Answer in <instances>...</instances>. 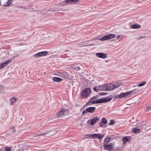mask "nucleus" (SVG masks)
<instances>
[{"mask_svg":"<svg viewBox=\"0 0 151 151\" xmlns=\"http://www.w3.org/2000/svg\"><path fill=\"white\" fill-rule=\"evenodd\" d=\"M96 98L97 97L95 96L92 97L87 103V104H90L91 103L92 104H93L106 102L111 100V99L109 98H102L99 99H96Z\"/></svg>","mask_w":151,"mask_h":151,"instance_id":"1","label":"nucleus"},{"mask_svg":"<svg viewBox=\"0 0 151 151\" xmlns=\"http://www.w3.org/2000/svg\"><path fill=\"white\" fill-rule=\"evenodd\" d=\"M135 91V89H134L129 91L123 93L116 96V98L117 99H120L122 98H126L132 96V95L133 93L136 94V93Z\"/></svg>","mask_w":151,"mask_h":151,"instance_id":"2","label":"nucleus"},{"mask_svg":"<svg viewBox=\"0 0 151 151\" xmlns=\"http://www.w3.org/2000/svg\"><path fill=\"white\" fill-rule=\"evenodd\" d=\"M91 93V91L90 88H85L81 91V96L83 98H86L90 96Z\"/></svg>","mask_w":151,"mask_h":151,"instance_id":"3","label":"nucleus"},{"mask_svg":"<svg viewBox=\"0 0 151 151\" xmlns=\"http://www.w3.org/2000/svg\"><path fill=\"white\" fill-rule=\"evenodd\" d=\"M115 37V35H114L110 34L104 35L102 36L101 38L96 39V38H94V40H99L101 41H104V40L112 39L114 38Z\"/></svg>","mask_w":151,"mask_h":151,"instance_id":"4","label":"nucleus"},{"mask_svg":"<svg viewBox=\"0 0 151 151\" xmlns=\"http://www.w3.org/2000/svg\"><path fill=\"white\" fill-rule=\"evenodd\" d=\"M68 111L67 109H62L56 114L57 117L61 118L63 117L64 115L68 114Z\"/></svg>","mask_w":151,"mask_h":151,"instance_id":"5","label":"nucleus"},{"mask_svg":"<svg viewBox=\"0 0 151 151\" xmlns=\"http://www.w3.org/2000/svg\"><path fill=\"white\" fill-rule=\"evenodd\" d=\"M122 84V82H117L114 84L109 83V87L110 90L119 87Z\"/></svg>","mask_w":151,"mask_h":151,"instance_id":"6","label":"nucleus"},{"mask_svg":"<svg viewBox=\"0 0 151 151\" xmlns=\"http://www.w3.org/2000/svg\"><path fill=\"white\" fill-rule=\"evenodd\" d=\"M109 86V84H104L102 85L98 86L97 87V89L100 91H109L110 89Z\"/></svg>","mask_w":151,"mask_h":151,"instance_id":"7","label":"nucleus"},{"mask_svg":"<svg viewBox=\"0 0 151 151\" xmlns=\"http://www.w3.org/2000/svg\"><path fill=\"white\" fill-rule=\"evenodd\" d=\"M114 145L113 143H111L109 144L104 143V149L110 151L113 149Z\"/></svg>","mask_w":151,"mask_h":151,"instance_id":"8","label":"nucleus"},{"mask_svg":"<svg viewBox=\"0 0 151 151\" xmlns=\"http://www.w3.org/2000/svg\"><path fill=\"white\" fill-rule=\"evenodd\" d=\"M60 76L65 79H71L72 77L66 72L59 73Z\"/></svg>","mask_w":151,"mask_h":151,"instance_id":"9","label":"nucleus"},{"mask_svg":"<svg viewBox=\"0 0 151 151\" xmlns=\"http://www.w3.org/2000/svg\"><path fill=\"white\" fill-rule=\"evenodd\" d=\"M47 54V51H43L38 52L36 54L34 55L33 57L35 58H38L39 57H42L46 55Z\"/></svg>","mask_w":151,"mask_h":151,"instance_id":"10","label":"nucleus"},{"mask_svg":"<svg viewBox=\"0 0 151 151\" xmlns=\"http://www.w3.org/2000/svg\"><path fill=\"white\" fill-rule=\"evenodd\" d=\"M96 56L99 58L105 59L107 57L106 54L103 52H98L96 54Z\"/></svg>","mask_w":151,"mask_h":151,"instance_id":"11","label":"nucleus"},{"mask_svg":"<svg viewBox=\"0 0 151 151\" xmlns=\"http://www.w3.org/2000/svg\"><path fill=\"white\" fill-rule=\"evenodd\" d=\"M12 60V59L8 60L6 62L0 64V70L6 67Z\"/></svg>","mask_w":151,"mask_h":151,"instance_id":"12","label":"nucleus"},{"mask_svg":"<svg viewBox=\"0 0 151 151\" xmlns=\"http://www.w3.org/2000/svg\"><path fill=\"white\" fill-rule=\"evenodd\" d=\"M56 132L55 131V130L52 129L51 130L48 131L46 132L38 135L37 136H44L47 134H48L50 135H52L54 134Z\"/></svg>","mask_w":151,"mask_h":151,"instance_id":"13","label":"nucleus"},{"mask_svg":"<svg viewBox=\"0 0 151 151\" xmlns=\"http://www.w3.org/2000/svg\"><path fill=\"white\" fill-rule=\"evenodd\" d=\"M92 136L93 138H98L99 139H101L104 136V134L102 135L99 134H92Z\"/></svg>","mask_w":151,"mask_h":151,"instance_id":"14","label":"nucleus"},{"mask_svg":"<svg viewBox=\"0 0 151 151\" xmlns=\"http://www.w3.org/2000/svg\"><path fill=\"white\" fill-rule=\"evenodd\" d=\"M99 119L98 117H95L93 118L91 120V125H93L99 120Z\"/></svg>","mask_w":151,"mask_h":151,"instance_id":"15","label":"nucleus"},{"mask_svg":"<svg viewBox=\"0 0 151 151\" xmlns=\"http://www.w3.org/2000/svg\"><path fill=\"white\" fill-rule=\"evenodd\" d=\"M131 139L130 137H124L122 139L123 144L124 145L127 142L130 141Z\"/></svg>","mask_w":151,"mask_h":151,"instance_id":"16","label":"nucleus"},{"mask_svg":"<svg viewBox=\"0 0 151 151\" xmlns=\"http://www.w3.org/2000/svg\"><path fill=\"white\" fill-rule=\"evenodd\" d=\"M17 120L19 123H22L24 121L23 118L22 116L20 115L17 117Z\"/></svg>","mask_w":151,"mask_h":151,"instance_id":"17","label":"nucleus"},{"mask_svg":"<svg viewBox=\"0 0 151 151\" xmlns=\"http://www.w3.org/2000/svg\"><path fill=\"white\" fill-rule=\"evenodd\" d=\"M95 109V107H91L87 108L86 110L88 112L92 113L94 111Z\"/></svg>","mask_w":151,"mask_h":151,"instance_id":"18","label":"nucleus"},{"mask_svg":"<svg viewBox=\"0 0 151 151\" xmlns=\"http://www.w3.org/2000/svg\"><path fill=\"white\" fill-rule=\"evenodd\" d=\"M52 80L53 81L56 82H60L62 81V79L61 78L55 77H53L52 78Z\"/></svg>","mask_w":151,"mask_h":151,"instance_id":"19","label":"nucleus"},{"mask_svg":"<svg viewBox=\"0 0 151 151\" xmlns=\"http://www.w3.org/2000/svg\"><path fill=\"white\" fill-rule=\"evenodd\" d=\"M140 130L137 127L134 128L133 129L132 132L133 133L135 134H137L140 132Z\"/></svg>","mask_w":151,"mask_h":151,"instance_id":"20","label":"nucleus"},{"mask_svg":"<svg viewBox=\"0 0 151 151\" xmlns=\"http://www.w3.org/2000/svg\"><path fill=\"white\" fill-rule=\"evenodd\" d=\"M79 0H65L66 4H71L73 2H77Z\"/></svg>","mask_w":151,"mask_h":151,"instance_id":"21","label":"nucleus"},{"mask_svg":"<svg viewBox=\"0 0 151 151\" xmlns=\"http://www.w3.org/2000/svg\"><path fill=\"white\" fill-rule=\"evenodd\" d=\"M141 26L137 24L132 25L131 26V28L133 29L139 28Z\"/></svg>","mask_w":151,"mask_h":151,"instance_id":"22","label":"nucleus"},{"mask_svg":"<svg viewBox=\"0 0 151 151\" xmlns=\"http://www.w3.org/2000/svg\"><path fill=\"white\" fill-rule=\"evenodd\" d=\"M17 99L16 98L13 97L10 99V103L12 105L14 104L17 101Z\"/></svg>","mask_w":151,"mask_h":151,"instance_id":"23","label":"nucleus"},{"mask_svg":"<svg viewBox=\"0 0 151 151\" xmlns=\"http://www.w3.org/2000/svg\"><path fill=\"white\" fill-rule=\"evenodd\" d=\"M13 0H8L6 2V4H4V5L5 6H9L10 4H12V1Z\"/></svg>","mask_w":151,"mask_h":151,"instance_id":"24","label":"nucleus"},{"mask_svg":"<svg viewBox=\"0 0 151 151\" xmlns=\"http://www.w3.org/2000/svg\"><path fill=\"white\" fill-rule=\"evenodd\" d=\"M146 111H150L151 110V104L146 107Z\"/></svg>","mask_w":151,"mask_h":151,"instance_id":"25","label":"nucleus"},{"mask_svg":"<svg viewBox=\"0 0 151 151\" xmlns=\"http://www.w3.org/2000/svg\"><path fill=\"white\" fill-rule=\"evenodd\" d=\"M107 123V120L105 118H103L101 119V123H102L106 125V124Z\"/></svg>","mask_w":151,"mask_h":151,"instance_id":"26","label":"nucleus"},{"mask_svg":"<svg viewBox=\"0 0 151 151\" xmlns=\"http://www.w3.org/2000/svg\"><path fill=\"white\" fill-rule=\"evenodd\" d=\"M60 4L61 5H67L65 0L61 2L60 3Z\"/></svg>","mask_w":151,"mask_h":151,"instance_id":"27","label":"nucleus"},{"mask_svg":"<svg viewBox=\"0 0 151 151\" xmlns=\"http://www.w3.org/2000/svg\"><path fill=\"white\" fill-rule=\"evenodd\" d=\"M146 83V82H143L138 85V86L139 87H141L145 85Z\"/></svg>","mask_w":151,"mask_h":151,"instance_id":"28","label":"nucleus"},{"mask_svg":"<svg viewBox=\"0 0 151 151\" xmlns=\"http://www.w3.org/2000/svg\"><path fill=\"white\" fill-rule=\"evenodd\" d=\"M99 125H100V127H105L106 126V125L102 123H100Z\"/></svg>","mask_w":151,"mask_h":151,"instance_id":"29","label":"nucleus"},{"mask_svg":"<svg viewBox=\"0 0 151 151\" xmlns=\"http://www.w3.org/2000/svg\"><path fill=\"white\" fill-rule=\"evenodd\" d=\"M4 87L3 86L0 85V93L2 92L4 90Z\"/></svg>","mask_w":151,"mask_h":151,"instance_id":"30","label":"nucleus"},{"mask_svg":"<svg viewBox=\"0 0 151 151\" xmlns=\"http://www.w3.org/2000/svg\"><path fill=\"white\" fill-rule=\"evenodd\" d=\"M114 121L113 120H110V125H112L114 124Z\"/></svg>","mask_w":151,"mask_h":151,"instance_id":"31","label":"nucleus"},{"mask_svg":"<svg viewBox=\"0 0 151 151\" xmlns=\"http://www.w3.org/2000/svg\"><path fill=\"white\" fill-rule=\"evenodd\" d=\"M110 141L109 138H107L106 139L104 142L105 143H108Z\"/></svg>","mask_w":151,"mask_h":151,"instance_id":"32","label":"nucleus"},{"mask_svg":"<svg viewBox=\"0 0 151 151\" xmlns=\"http://www.w3.org/2000/svg\"><path fill=\"white\" fill-rule=\"evenodd\" d=\"M5 150L6 151H11V149L9 147H5Z\"/></svg>","mask_w":151,"mask_h":151,"instance_id":"33","label":"nucleus"},{"mask_svg":"<svg viewBox=\"0 0 151 151\" xmlns=\"http://www.w3.org/2000/svg\"><path fill=\"white\" fill-rule=\"evenodd\" d=\"M11 130H12V132L14 133L16 132V130L14 127H12Z\"/></svg>","mask_w":151,"mask_h":151,"instance_id":"34","label":"nucleus"},{"mask_svg":"<svg viewBox=\"0 0 151 151\" xmlns=\"http://www.w3.org/2000/svg\"><path fill=\"white\" fill-rule=\"evenodd\" d=\"M24 150V149H22L21 147H20L19 148L18 150H17L16 151H23Z\"/></svg>","mask_w":151,"mask_h":151,"instance_id":"35","label":"nucleus"},{"mask_svg":"<svg viewBox=\"0 0 151 151\" xmlns=\"http://www.w3.org/2000/svg\"><path fill=\"white\" fill-rule=\"evenodd\" d=\"M87 111H86V109L85 110H84L82 112V115H84L86 114L87 113Z\"/></svg>","mask_w":151,"mask_h":151,"instance_id":"36","label":"nucleus"},{"mask_svg":"<svg viewBox=\"0 0 151 151\" xmlns=\"http://www.w3.org/2000/svg\"><path fill=\"white\" fill-rule=\"evenodd\" d=\"M93 90L96 91H98V90L97 89V87H94L93 88Z\"/></svg>","mask_w":151,"mask_h":151,"instance_id":"37","label":"nucleus"},{"mask_svg":"<svg viewBox=\"0 0 151 151\" xmlns=\"http://www.w3.org/2000/svg\"><path fill=\"white\" fill-rule=\"evenodd\" d=\"M5 148H3L1 149L0 151H5Z\"/></svg>","mask_w":151,"mask_h":151,"instance_id":"38","label":"nucleus"},{"mask_svg":"<svg viewBox=\"0 0 151 151\" xmlns=\"http://www.w3.org/2000/svg\"><path fill=\"white\" fill-rule=\"evenodd\" d=\"M95 45L94 44H89V45H86V46H89L91 45Z\"/></svg>","mask_w":151,"mask_h":151,"instance_id":"39","label":"nucleus"},{"mask_svg":"<svg viewBox=\"0 0 151 151\" xmlns=\"http://www.w3.org/2000/svg\"><path fill=\"white\" fill-rule=\"evenodd\" d=\"M119 37H120V35H119L117 36V39H118L119 38Z\"/></svg>","mask_w":151,"mask_h":151,"instance_id":"40","label":"nucleus"},{"mask_svg":"<svg viewBox=\"0 0 151 151\" xmlns=\"http://www.w3.org/2000/svg\"><path fill=\"white\" fill-rule=\"evenodd\" d=\"M45 39L44 38H43V39H41V40H44Z\"/></svg>","mask_w":151,"mask_h":151,"instance_id":"41","label":"nucleus"},{"mask_svg":"<svg viewBox=\"0 0 151 151\" xmlns=\"http://www.w3.org/2000/svg\"><path fill=\"white\" fill-rule=\"evenodd\" d=\"M106 62H108V61H105Z\"/></svg>","mask_w":151,"mask_h":151,"instance_id":"42","label":"nucleus"},{"mask_svg":"<svg viewBox=\"0 0 151 151\" xmlns=\"http://www.w3.org/2000/svg\"><path fill=\"white\" fill-rule=\"evenodd\" d=\"M55 39H54L53 40V41H54L55 40Z\"/></svg>","mask_w":151,"mask_h":151,"instance_id":"43","label":"nucleus"},{"mask_svg":"<svg viewBox=\"0 0 151 151\" xmlns=\"http://www.w3.org/2000/svg\"><path fill=\"white\" fill-rule=\"evenodd\" d=\"M78 68L79 69V68H79V67H78Z\"/></svg>","mask_w":151,"mask_h":151,"instance_id":"44","label":"nucleus"}]
</instances>
